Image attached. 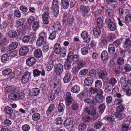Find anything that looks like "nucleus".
I'll use <instances>...</instances> for the list:
<instances>
[{
    "label": "nucleus",
    "instance_id": "obj_1",
    "mask_svg": "<svg viewBox=\"0 0 131 131\" xmlns=\"http://www.w3.org/2000/svg\"><path fill=\"white\" fill-rule=\"evenodd\" d=\"M120 83L121 84V86L123 92L127 91L130 88L128 81V80H126L125 77H123L121 78Z\"/></svg>",
    "mask_w": 131,
    "mask_h": 131
},
{
    "label": "nucleus",
    "instance_id": "obj_2",
    "mask_svg": "<svg viewBox=\"0 0 131 131\" xmlns=\"http://www.w3.org/2000/svg\"><path fill=\"white\" fill-rule=\"evenodd\" d=\"M25 20L23 19H20L16 21V27L17 28V31L22 33L24 30V27Z\"/></svg>",
    "mask_w": 131,
    "mask_h": 131
},
{
    "label": "nucleus",
    "instance_id": "obj_3",
    "mask_svg": "<svg viewBox=\"0 0 131 131\" xmlns=\"http://www.w3.org/2000/svg\"><path fill=\"white\" fill-rule=\"evenodd\" d=\"M90 8L88 6L81 5L80 6V11L82 15L85 17L88 15L90 11Z\"/></svg>",
    "mask_w": 131,
    "mask_h": 131
},
{
    "label": "nucleus",
    "instance_id": "obj_4",
    "mask_svg": "<svg viewBox=\"0 0 131 131\" xmlns=\"http://www.w3.org/2000/svg\"><path fill=\"white\" fill-rule=\"evenodd\" d=\"M85 111L88 114L93 116L94 120L95 119L98 117V115L96 113L95 109L93 107H88L85 109Z\"/></svg>",
    "mask_w": 131,
    "mask_h": 131
},
{
    "label": "nucleus",
    "instance_id": "obj_5",
    "mask_svg": "<svg viewBox=\"0 0 131 131\" xmlns=\"http://www.w3.org/2000/svg\"><path fill=\"white\" fill-rule=\"evenodd\" d=\"M81 37L84 40V42L86 43H89L91 40L90 35L88 34L87 31H84L81 34Z\"/></svg>",
    "mask_w": 131,
    "mask_h": 131
},
{
    "label": "nucleus",
    "instance_id": "obj_6",
    "mask_svg": "<svg viewBox=\"0 0 131 131\" xmlns=\"http://www.w3.org/2000/svg\"><path fill=\"white\" fill-rule=\"evenodd\" d=\"M73 53L72 52H70L69 53L68 55V57L65 63L64 64V68L66 70H69L70 69L71 67V62L70 60V58H71V55L73 54Z\"/></svg>",
    "mask_w": 131,
    "mask_h": 131
},
{
    "label": "nucleus",
    "instance_id": "obj_7",
    "mask_svg": "<svg viewBox=\"0 0 131 131\" xmlns=\"http://www.w3.org/2000/svg\"><path fill=\"white\" fill-rule=\"evenodd\" d=\"M87 59L85 58H82L78 63L77 68L79 69H80L82 68L85 67L87 65Z\"/></svg>",
    "mask_w": 131,
    "mask_h": 131
},
{
    "label": "nucleus",
    "instance_id": "obj_8",
    "mask_svg": "<svg viewBox=\"0 0 131 131\" xmlns=\"http://www.w3.org/2000/svg\"><path fill=\"white\" fill-rule=\"evenodd\" d=\"M55 72L58 75L61 74L63 71V66L61 64L59 63L55 66Z\"/></svg>",
    "mask_w": 131,
    "mask_h": 131
},
{
    "label": "nucleus",
    "instance_id": "obj_9",
    "mask_svg": "<svg viewBox=\"0 0 131 131\" xmlns=\"http://www.w3.org/2000/svg\"><path fill=\"white\" fill-rule=\"evenodd\" d=\"M49 14L48 12H45L43 14L42 16L43 24L47 25L49 23Z\"/></svg>",
    "mask_w": 131,
    "mask_h": 131
},
{
    "label": "nucleus",
    "instance_id": "obj_10",
    "mask_svg": "<svg viewBox=\"0 0 131 131\" xmlns=\"http://www.w3.org/2000/svg\"><path fill=\"white\" fill-rule=\"evenodd\" d=\"M103 93V91L102 89H99L98 90L96 97V100L98 103H100L103 101V97L102 94Z\"/></svg>",
    "mask_w": 131,
    "mask_h": 131
},
{
    "label": "nucleus",
    "instance_id": "obj_11",
    "mask_svg": "<svg viewBox=\"0 0 131 131\" xmlns=\"http://www.w3.org/2000/svg\"><path fill=\"white\" fill-rule=\"evenodd\" d=\"M30 74L28 72H25L21 79V82L23 84H25L29 81Z\"/></svg>",
    "mask_w": 131,
    "mask_h": 131
},
{
    "label": "nucleus",
    "instance_id": "obj_12",
    "mask_svg": "<svg viewBox=\"0 0 131 131\" xmlns=\"http://www.w3.org/2000/svg\"><path fill=\"white\" fill-rule=\"evenodd\" d=\"M19 93H11L8 95V98L11 100L14 101H19Z\"/></svg>",
    "mask_w": 131,
    "mask_h": 131
},
{
    "label": "nucleus",
    "instance_id": "obj_13",
    "mask_svg": "<svg viewBox=\"0 0 131 131\" xmlns=\"http://www.w3.org/2000/svg\"><path fill=\"white\" fill-rule=\"evenodd\" d=\"M105 14L106 16L112 18L115 17V13L114 11L110 8H108L105 10Z\"/></svg>",
    "mask_w": 131,
    "mask_h": 131
},
{
    "label": "nucleus",
    "instance_id": "obj_14",
    "mask_svg": "<svg viewBox=\"0 0 131 131\" xmlns=\"http://www.w3.org/2000/svg\"><path fill=\"white\" fill-rule=\"evenodd\" d=\"M65 102L66 105L67 106L70 105L71 103L72 97L71 93L67 92L65 95Z\"/></svg>",
    "mask_w": 131,
    "mask_h": 131
},
{
    "label": "nucleus",
    "instance_id": "obj_15",
    "mask_svg": "<svg viewBox=\"0 0 131 131\" xmlns=\"http://www.w3.org/2000/svg\"><path fill=\"white\" fill-rule=\"evenodd\" d=\"M29 51V49L27 46H23L20 49L19 54L21 56H25L28 53Z\"/></svg>",
    "mask_w": 131,
    "mask_h": 131
},
{
    "label": "nucleus",
    "instance_id": "obj_16",
    "mask_svg": "<svg viewBox=\"0 0 131 131\" xmlns=\"http://www.w3.org/2000/svg\"><path fill=\"white\" fill-rule=\"evenodd\" d=\"M130 123L129 121H125L124 123L121 125V129L122 131H127L129 128V126Z\"/></svg>",
    "mask_w": 131,
    "mask_h": 131
},
{
    "label": "nucleus",
    "instance_id": "obj_17",
    "mask_svg": "<svg viewBox=\"0 0 131 131\" xmlns=\"http://www.w3.org/2000/svg\"><path fill=\"white\" fill-rule=\"evenodd\" d=\"M17 88L13 86H7L5 89V91L8 93H14L17 91Z\"/></svg>",
    "mask_w": 131,
    "mask_h": 131
},
{
    "label": "nucleus",
    "instance_id": "obj_18",
    "mask_svg": "<svg viewBox=\"0 0 131 131\" xmlns=\"http://www.w3.org/2000/svg\"><path fill=\"white\" fill-rule=\"evenodd\" d=\"M71 77L69 72L67 71L66 72V74L63 79L64 82L65 83L69 82L71 80Z\"/></svg>",
    "mask_w": 131,
    "mask_h": 131
},
{
    "label": "nucleus",
    "instance_id": "obj_19",
    "mask_svg": "<svg viewBox=\"0 0 131 131\" xmlns=\"http://www.w3.org/2000/svg\"><path fill=\"white\" fill-rule=\"evenodd\" d=\"M58 0H53L52 2L51 9V10H55L56 9H59Z\"/></svg>",
    "mask_w": 131,
    "mask_h": 131
},
{
    "label": "nucleus",
    "instance_id": "obj_20",
    "mask_svg": "<svg viewBox=\"0 0 131 131\" xmlns=\"http://www.w3.org/2000/svg\"><path fill=\"white\" fill-rule=\"evenodd\" d=\"M53 49L55 53L57 54H59L61 49L60 44L58 42L55 43Z\"/></svg>",
    "mask_w": 131,
    "mask_h": 131
},
{
    "label": "nucleus",
    "instance_id": "obj_21",
    "mask_svg": "<svg viewBox=\"0 0 131 131\" xmlns=\"http://www.w3.org/2000/svg\"><path fill=\"white\" fill-rule=\"evenodd\" d=\"M36 62V60L34 57H30L28 58L26 60L27 64L29 66L33 65Z\"/></svg>",
    "mask_w": 131,
    "mask_h": 131
},
{
    "label": "nucleus",
    "instance_id": "obj_22",
    "mask_svg": "<svg viewBox=\"0 0 131 131\" xmlns=\"http://www.w3.org/2000/svg\"><path fill=\"white\" fill-rule=\"evenodd\" d=\"M34 54L35 57L37 58H40L42 55V51L40 49H36L34 51Z\"/></svg>",
    "mask_w": 131,
    "mask_h": 131
},
{
    "label": "nucleus",
    "instance_id": "obj_23",
    "mask_svg": "<svg viewBox=\"0 0 131 131\" xmlns=\"http://www.w3.org/2000/svg\"><path fill=\"white\" fill-rule=\"evenodd\" d=\"M93 79L91 77H88L85 79L84 83L86 85L90 86L92 84Z\"/></svg>",
    "mask_w": 131,
    "mask_h": 131
},
{
    "label": "nucleus",
    "instance_id": "obj_24",
    "mask_svg": "<svg viewBox=\"0 0 131 131\" xmlns=\"http://www.w3.org/2000/svg\"><path fill=\"white\" fill-rule=\"evenodd\" d=\"M80 91V87L79 86L76 85L73 86L71 89V91L73 93L77 94Z\"/></svg>",
    "mask_w": 131,
    "mask_h": 131
},
{
    "label": "nucleus",
    "instance_id": "obj_25",
    "mask_svg": "<svg viewBox=\"0 0 131 131\" xmlns=\"http://www.w3.org/2000/svg\"><path fill=\"white\" fill-rule=\"evenodd\" d=\"M73 119L72 118H68L66 119L64 123V125L65 126H69L73 123Z\"/></svg>",
    "mask_w": 131,
    "mask_h": 131
},
{
    "label": "nucleus",
    "instance_id": "obj_26",
    "mask_svg": "<svg viewBox=\"0 0 131 131\" xmlns=\"http://www.w3.org/2000/svg\"><path fill=\"white\" fill-rule=\"evenodd\" d=\"M40 92L39 89L34 88L30 90V94L32 96H36L39 94Z\"/></svg>",
    "mask_w": 131,
    "mask_h": 131
},
{
    "label": "nucleus",
    "instance_id": "obj_27",
    "mask_svg": "<svg viewBox=\"0 0 131 131\" xmlns=\"http://www.w3.org/2000/svg\"><path fill=\"white\" fill-rule=\"evenodd\" d=\"M62 6L64 9H67L69 6V2L68 0H61Z\"/></svg>",
    "mask_w": 131,
    "mask_h": 131
},
{
    "label": "nucleus",
    "instance_id": "obj_28",
    "mask_svg": "<svg viewBox=\"0 0 131 131\" xmlns=\"http://www.w3.org/2000/svg\"><path fill=\"white\" fill-rule=\"evenodd\" d=\"M53 61L52 60H50L48 62L46 63V68L48 71H50L53 68Z\"/></svg>",
    "mask_w": 131,
    "mask_h": 131
},
{
    "label": "nucleus",
    "instance_id": "obj_29",
    "mask_svg": "<svg viewBox=\"0 0 131 131\" xmlns=\"http://www.w3.org/2000/svg\"><path fill=\"white\" fill-rule=\"evenodd\" d=\"M18 46V44L17 42H13L9 46V51H11L12 50H13L16 48Z\"/></svg>",
    "mask_w": 131,
    "mask_h": 131
},
{
    "label": "nucleus",
    "instance_id": "obj_30",
    "mask_svg": "<svg viewBox=\"0 0 131 131\" xmlns=\"http://www.w3.org/2000/svg\"><path fill=\"white\" fill-rule=\"evenodd\" d=\"M99 27L95 28L93 30V33L94 36L98 37H99L101 34V30Z\"/></svg>",
    "mask_w": 131,
    "mask_h": 131
},
{
    "label": "nucleus",
    "instance_id": "obj_31",
    "mask_svg": "<svg viewBox=\"0 0 131 131\" xmlns=\"http://www.w3.org/2000/svg\"><path fill=\"white\" fill-rule=\"evenodd\" d=\"M101 57L102 60L106 61L108 59V53L107 51H104L101 54Z\"/></svg>",
    "mask_w": 131,
    "mask_h": 131
},
{
    "label": "nucleus",
    "instance_id": "obj_32",
    "mask_svg": "<svg viewBox=\"0 0 131 131\" xmlns=\"http://www.w3.org/2000/svg\"><path fill=\"white\" fill-rule=\"evenodd\" d=\"M98 75L100 78L103 79L106 77L107 72L106 71L104 70L101 71L99 72Z\"/></svg>",
    "mask_w": 131,
    "mask_h": 131
},
{
    "label": "nucleus",
    "instance_id": "obj_33",
    "mask_svg": "<svg viewBox=\"0 0 131 131\" xmlns=\"http://www.w3.org/2000/svg\"><path fill=\"white\" fill-rule=\"evenodd\" d=\"M40 114L38 113H35L33 114L32 116V119L34 121H38L40 118Z\"/></svg>",
    "mask_w": 131,
    "mask_h": 131
},
{
    "label": "nucleus",
    "instance_id": "obj_34",
    "mask_svg": "<svg viewBox=\"0 0 131 131\" xmlns=\"http://www.w3.org/2000/svg\"><path fill=\"white\" fill-rule=\"evenodd\" d=\"M97 25L98 27L101 28L103 26V21L102 18L100 17L97 18Z\"/></svg>",
    "mask_w": 131,
    "mask_h": 131
},
{
    "label": "nucleus",
    "instance_id": "obj_35",
    "mask_svg": "<svg viewBox=\"0 0 131 131\" xmlns=\"http://www.w3.org/2000/svg\"><path fill=\"white\" fill-rule=\"evenodd\" d=\"M84 101L88 103L91 106H93L95 104V101L93 100H91L90 98H86L84 100Z\"/></svg>",
    "mask_w": 131,
    "mask_h": 131
},
{
    "label": "nucleus",
    "instance_id": "obj_36",
    "mask_svg": "<svg viewBox=\"0 0 131 131\" xmlns=\"http://www.w3.org/2000/svg\"><path fill=\"white\" fill-rule=\"evenodd\" d=\"M114 115L116 118L119 120L122 119L124 117V115H123L122 113L121 112H116Z\"/></svg>",
    "mask_w": 131,
    "mask_h": 131
},
{
    "label": "nucleus",
    "instance_id": "obj_37",
    "mask_svg": "<svg viewBox=\"0 0 131 131\" xmlns=\"http://www.w3.org/2000/svg\"><path fill=\"white\" fill-rule=\"evenodd\" d=\"M55 107L54 104H51L49 107L48 110L47 111L46 113L48 115H49L53 111Z\"/></svg>",
    "mask_w": 131,
    "mask_h": 131
},
{
    "label": "nucleus",
    "instance_id": "obj_38",
    "mask_svg": "<svg viewBox=\"0 0 131 131\" xmlns=\"http://www.w3.org/2000/svg\"><path fill=\"white\" fill-rule=\"evenodd\" d=\"M8 34L10 37L14 38L17 36V33L16 31L13 30H10L8 32Z\"/></svg>",
    "mask_w": 131,
    "mask_h": 131
},
{
    "label": "nucleus",
    "instance_id": "obj_39",
    "mask_svg": "<svg viewBox=\"0 0 131 131\" xmlns=\"http://www.w3.org/2000/svg\"><path fill=\"white\" fill-rule=\"evenodd\" d=\"M39 22L36 21L34 22L32 24V28L34 30L36 31L39 28Z\"/></svg>",
    "mask_w": 131,
    "mask_h": 131
},
{
    "label": "nucleus",
    "instance_id": "obj_40",
    "mask_svg": "<svg viewBox=\"0 0 131 131\" xmlns=\"http://www.w3.org/2000/svg\"><path fill=\"white\" fill-rule=\"evenodd\" d=\"M108 51L111 54L115 52V48L114 46L112 44H110L108 47Z\"/></svg>",
    "mask_w": 131,
    "mask_h": 131
},
{
    "label": "nucleus",
    "instance_id": "obj_41",
    "mask_svg": "<svg viewBox=\"0 0 131 131\" xmlns=\"http://www.w3.org/2000/svg\"><path fill=\"white\" fill-rule=\"evenodd\" d=\"M44 40L42 38L38 37L36 43V46L37 47L41 46L44 42Z\"/></svg>",
    "mask_w": 131,
    "mask_h": 131
},
{
    "label": "nucleus",
    "instance_id": "obj_42",
    "mask_svg": "<svg viewBox=\"0 0 131 131\" xmlns=\"http://www.w3.org/2000/svg\"><path fill=\"white\" fill-rule=\"evenodd\" d=\"M108 27L109 29L113 31L116 30L117 29L116 25L113 22L108 25Z\"/></svg>",
    "mask_w": 131,
    "mask_h": 131
},
{
    "label": "nucleus",
    "instance_id": "obj_43",
    "mask_svg": "<svg viewBox=\"0 0 131 131\" xmlns=\"http://www.w3.org/2000/svg\"><path fill=\"white\" fill-rule=\"evenodd\" d=\"M9 60V57L6 54H5L2 56L1 57V60L4 63H6Z\"/></svg>",
    "mask_w": 131,
    "mask_h": 131
},
{
    "label": "nucleus",
    "instance_id": "obj_44",
    "mask_svg": "<svg viewBox=\"0 0 131 131\" xmlns=\"http://www.w3.org/2000/svg\"><path fill=\"white\" fill-rule=\"evenodd\" d=\"M5 112L9 115L12 114L13 112V111L12 108L9 106L6 107L5 108Z\"/></svg>",
    "mask_w": 131,
    "mask_h": 131
},
{
    "label": "nucleus",
    "instance_id": "obj_45",
    "mask_svg": "<svg viewBox=\"0 0 131 131\" xmlns=\"http://www.w3.org/2000/svg\"><path fill=\"white\" fill-rule=\"evenodd\" d=\"M103 125V123L101 121H98L95 123L94 127L96 129L101 128V127Z\"/></svg>",
    "mask_w": 131,
    "mask_h": 131
},
{
    "label": "nucleus",
    "instance_id": "obj_46",
    "mask_svg": "<svg viewBox=\"0 0 131 131\" xmlns=\"http://www.w3.org/2000/svg\"><path fill=\"white\" fill-rule=\"evenodd\" d=\"M12 72L11 69H7L3 70L2 72V74L5 75H7L10 74Z\"/></svg>",
    "mask_w": 131,
    "mask_h": 131
},
{
    "label": "nucleus",
    "instance_id": "obj_47",
    "mask_svg": "<svg viewBox=\"0 0 131 131\" xmlns=\"http://www.w3.org/2000/svg\"><path fill=\"white\" fill-rule=\"evenodd\" d=\"M65 108V106L62 103L59 104L58 107V111L59 112H62Z\"/></svg>",
    "mask_w": 131,
    "mask_h": 131
},
{
    "label": "nucleus",
    "instance_id": "obj_48",
    "mask_svg": "<svg viewBox=\"0 0 131 131\" xmlns=\"http://www.w3.org/2000/svg\"><path fill=\"white\" fill-rule=\"evenodd\" d=\"M86 125L85 123H81L78 126V129L80 130H84L86 129Z\"/></svg>",
    "mask_w": 131,
    "mask_h": 131
},
{
    "label": "nucleus",
    "instance_id": "obj_49",
    "mask_svg": "<svg viewBox=\"0 0 131 131\" xmlns=\"http://www.w3.org/2000/svg\"><path fill=\"white\" fill-rule=\"evenodd\" d=\"M54 27L55 30L57 31H60L61 29V26L60 23L59 22L56 23L54 25Z\"/></svg>",
    "mask_w": 131,
    "mask_h": 131
},
{
    "label": "nucleus",
    "instance_id": "obj_50",
    "mask_svg": "<svg viewBox=\"0 0 131 131\" xmlns=\"http://www.w3.org/2000/svg\"><path fill=\"white\" fill-rule=\"evenodd\" d=\"M124 45L125 46L128 48H129L131 46V41L129 38H126L124 42Z\"/></svg>",
    "mask_w": 131,
    "mask_h": 131
},
{
    "label": "nucleus",
    "instance_id": "obj_51",
    "mask_svg": "<svg viewBox=\"0 0 131 131\" xmlns=\"http://www.w3.org/2000/svg\"><path fill=\"white\" fill-rule=\"evenodd\" d=\"M107 44L106 40V39H102L99 43V45L101 47L105 46Z\"/></svg>",
    "mask_w": 131,
    "mask_h": 131
},
{
    "label": "nucleus",
    "instance_id": "obj_52",
    "mask_svg": "<svg viewBox=\"0 0 131 131\" xmlns=\"http://www.w3.org/2000/svg\"><path fill=\"white\" fill-rule=\"evenodd\" d=\"M59 54L61 57H64L66 55V50L64 48H62Z\"/></svg>",
    "mask_w": 131,
    "mask_h": 131
},
{
    "label": "nucleus",
    "instance_id": "obj_53",
    "mask_svg": "<svg viewBox=\"0 0 131 131\" xmlns=\"http://www.w3.org/2000/svg\"><path fill=\"white\" fill-rule=\"evenodd\" d=\"M36 20L35 18L32 16H30L28 18L27 21L28 23L30 24H31L34 23Z\"/></svg>",
    "mask_w": 131,
    "mask_h": 131
},
{
    "label": "nucleus",
    "instance_id": "obj_54",
    "mask_svg": "<svg viewBox=\"0 0 131 131\" xmlns=\"http://www.w3.org/2000/svg\"><path fill=\"white\" fill-rule=\"evenodd\" d=\"M108 82L110 84L114 86L116 83L117 81L115 78H112L109 80Z\"/></svg>",
    "mask_w": 131,
    "mask_h": 131
},
{
    "label": "nucleus",
    "instance_id": "obj_55",
    "mask_svg": "<svg viewBox=\"0 0 131 131\" xmlns=\"http://www.w3.org/2000/svg\"><path fill=\"white\" fill-rule=\"evenodd\" d=\"M105 107V105L104 104H100L99 108V113L102 114L104 111Z\"/></svg>",
    "mask_w": 131,
    "mask_h": 131
},
{
    "label": "nucleus",
    "instance_id": "obj_56",
    "mask_svg": "<svg viewBox=\"0 0 131 131\" xmlns=\"http://www.w3.org/2000/svg\"><path fill=\"white\" fill-rule=\"evenodd\" d=\"M83 121L85 122H88L90 120L89 116L87 115H84L82 117Z\"/></svg>",
    "mask_w": 131,
    "mask_h": 131
},
{
    "label": "nucleus",
    "instance_id": "obj_57",
    "mask_svg": "<svg viewBox=\"0 0 131 131\" xmlns=\"http://www.w3.org/2000/svg\"><path fill=\"white\" fill-rule=\"evenodd\" d=\"M56 31H53L51 33L49 37V39L52 40L54 39L56 37Z\"/></svg>",
    "mask_w": 131,
    "mask_h": 131
},
{
    "label": "nucleus",
    "instance_id": "obj_58",
    "mask_svg": "<svg viewBox=\"0 0 131 131\" xmlns=\"http://www.w3.org/2000/svg\"><path fill=\"white\" fill-rule=\"evenodd\" d=\"M125 19L127 23H128L130 22L131 20V14L130 13L127 14L125 16Z\"/></svg>",
    "mask_w": 131,
    "mask_h": 131
},
{
    "label": "nucleus",
    "instance_id": "obj_59",
    "mask_svg": "<svg viewBox=\"0 0 131 131\" xmlns=\"http://www.w3.org/2000/svg\"><path fill=\"white\" fill-rule=\"evenodd\" d=\"M21 128L22 130L24 131H28L30 128L29 126L27 124L23 125Z\"/></svg>",
    "mask_w": 131,
    "mask_h": 131
},
{
    "label": "nucleus",
    "instance_id": "obj_60",
    "mask_svg": "<svg viewBox=\"0 0 131 131\" xmlns=\"http://www.w3.org/2000/svg\"><path fill=\"white\" fill-rule=\"evenodd\" d=\"M106 118L107 120L110 122H113L115 120L114 116L112 115H108L106 117Z\"/></svg>",
    "mask_w": 131,
    "mask_h": 131
},
{
    "label": "nucleus",
    "instance_id": "obj_61",
    "mask_svg": "<svg viewBox=\"0 0 131 131\" xmlns=\"http://www.w3.org/2000/svg\"><path fill=\"white\" fill-rule=\"evenodd\" d=\"M119 90V89L117 86H115L113 88L112 91V94L114 96L118 92Z\"/></svg>",
    "mask_w": 131,
    "mask_h": 131
},
{
    "label": "nucleus",
    "instance_id": "obj_62",
    "mask_svg": "<svg viewBox=\"0 0 131 131\" xmlns=\"http://www.w3.org/2000/svg\"><path fill=\"white\" fill-rule=\"evenodd\" d=\"M41 71L37 69L34 70L33 71V74L34 77H38L41 74Z\"/></svg>",
    "mask_w": 131,
    "mask_h": 131
},
{
    "label": "nucleus",
    "instance_id": "obj_63",
    "mask_svg": "<svg viewBox=\"0 0 131 131\" xmlns=\"http://www.w3.org/2000/svg\"><path fill=\"white\" fill-rule=\"evenodd\" d=\"M102 86V83L100 80L96 81L95 83V86L97 88H100Z\"/></svg>",
    "mask_w": 131,
    "mask_h": 131
},
{
    "label": "nucleus",
    "instance_id": "obj_64",
    "mask_svg": "<svg viewBox=\"0 0 131 131\" xmlns=\"http://www.w3.org/2000/svg\"><path fill=\"white\" fill-rule=\"evenodd\" d=\"M49 49L48 44L47 42L44 43L42 48V50L45 52H47Z\"/></svg>",
    "mask_w": 131,
    "mask_h": 131
}]
</instances>
